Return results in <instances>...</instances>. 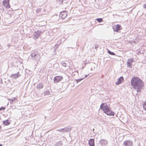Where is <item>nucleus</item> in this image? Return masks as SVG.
Segmentation results:
<instances>
[{
	"mask_svg": "<svg viewBox=\"0 0 146 146\" xmlns=\"http://www.w3.org/2000/svg\"><path fill=\"white\" fill-rule=\"evenodd\" d=\"M131 85L137 90V93L141 92L143 83L141 79L137 77H133L131 80Z\"/></svg>",
	"mask_w": 146,
	"mask_h": 146,
	"instance_id": "1",
	"label": "nucleus"
},
{
	"mask_svg": "<svg viewBox=\"0 0 146 146\" xmlns=\"http://www.w3.org/2000/svg\"><path fill=\"white\" fill-rule=\"evenodd\" d=\"M105 104V105L104 103H102L100 106V108L103 110L104 112L107 115H114V112L110 109L106 104Z\"/></svg>",
	"mask_w": 146,
	"mask_h": 146,
	"instance_id": "2",
	"label": "nucleus"
},
{
	"mask_svg": "<svg viewBox=\"0 0 146 146\" xmlns=\"http://www.w3.org/2000/svg\"><path fill=\"white\" fill-rule=\"evenodd\" d=\"M32 58L36 61H38L40 58V54L37 51L32 52L31 54Z\"/></svg>",
	"mask_w": 146,
	"mask_h": 146,
	"instance_id": "3",
	"label": "nucleus"
},
{
	"mask_svg": "<svg viewBox=\"0 0 146 146\" xmlns=\"http://www.w3.org/2000/svg\"><path fill=\"white\" fill-rule=\"evenodd\" d=\"M63 79V77L61 76L55 77L53 79L54 83H57Z\"/></svg>",
	"mask_w": 146,
	"mask_h": 146,
	"instance_id": "4",
	"label": "nucleus"
},
{
	"mask_svg": "<svg viewBox=\"0 0 146 146\" xmlns=\"http://www.w3.org/2000/svg\"><path fill=\"white\" fill-rule=\"evenodd\" d=\"M123 146H132L133 142L131 141L128 140L124 142Z\"/></svg>",
	"mask_w": 146,
	"mask_h": 146,
	"instance_id": "5",
	"label": "nucleus"
},
{
	"mask_svg": "<svg viewBox=\"0 0 146 146\" xmlns=\"http://www.w3.org/2000/svg\"><path fill=\"white\" fill-rule=\"evenodd\" d=\"M20 76L21 74H20L19 72H18L17 73L12 74L11 76V77L15 79L20 77Z\"/></svg>",
	"mask_w": 146,
	"mask_h": 146,
	"instance_id": "6",
	"label": "nucleus"
},
{
	"mask_svg": "<svg viewBox=\"0 0 146 146\" xmlns=\"http://www.w3.org/2000/svg\"><path fill=\"white\" fill-rule=\"evenodd\" d=\"M40 32L39 31H35L33 38L35 39H37L40 35Z\"/></svg>",
	"mask_w": 146,
	"mask_h": 146,
	"instance_id": "7",
	"label": "nucleus"
},
{
	"mask_svg": "<svg viewBox=\"0 0 146 146\" xmlns=\"http://www.w3.org/2000/svg\"><path fill=\"white\" fill-rule=\"evenodd\" d=\"M67 16V13L65 11L61 12L60 15V17L62 18V19H64Z\"/></svg>",
	"mask_w": 146,
	"mask_h": 146,
	"instance_id": "8",
	"label": "nucleus"
},
{
	"mask_svg": "<svg viewBox=\"0 0 146 146\" xmlns=\"http://www.w3.org/2000/svg\"><path fill=\"white\" fill-rule=\"evenodd\" d=\"M124 80L123 77L121 76L117 79V81L116 82L115 84L117 85H119Z\"/></svg>",
	"mask_w": 146,
	"mask_h": 146,
	"instance_id": "9",
	"label": "nucleus"
},
{
	"mask_svg": "<svg viewBox=\"0 0 146 146\" xmlns=\"http://www.w3.org/2000/svg\"><path fill=\"white\" fill-rule=\"evenodd\" d=\"M121 26L119 25H117L114 26L113 29L115 31L117 32L121 29Z\"/></svg>",
	"mask_w": 146,
	"mask_h": 146,
	"instance_id": "10",
	"label": "nucleus"
},
{
	"mask_svg": "<svg viewBox=\"0 0 146 146\" xmlns=\"http://www.w3.org/2000/svg\"><path fill=\"white\" fill-rule=\"evenodd\" d=\"M100 143L102 145H105L107 143V141L104 139H102L100 141Z\"/></svg>",
	"mask_w": 146,
	"mask_h": 146,
	"instance_id": "11",
	"label": "nucleus"
},
{
	"mask_svg": "<svg viewBox=\"0 0 146 146\" xmlns=\"http://www.w3.org/2000/svg\"><path fill=\"white\" fill-rule=\"evenodd\" d=\"M88 142L90 146H94V139H90Z\"/></svg>",
	"mask_w": 146,
	"mask_h": 146,
	"instance_id": "12",
	"label": "nucleus"
},
{
	"mask_svg": "<svg viewBox=\"0 0 146 146\" xmlns=\"http://www.w3.org/2000/svg\"><path fill=\"white\" fill-rule=\"evenodd\" d=\"M72 128L71 127H70V126H67L65 127L64 128V132H69L71 130Z\"/></svg>",
	"mask_w": 146,
	"mask_h": 146,
	"instance_id": "13",
	"label": "nucleus"
},
{
	"mask_svg": "<svg viewBox=\"0 0 146 146\" xmlns=\"http://www.w3.org/2000/svg\"><path fill=\"white\" fill-rule=\"evenodd\" d=\"M44 85L42 83H40L38 84L36 86V87L38 89H41L43 87Z\"/></svg>",
	"mask_w": 146,
	"mask_h": 146,
	"instance_id": "14",
	"label": "nucleus"
},
{
	"mask_svg": "<svg viewBox=\"0 0 146 146\" xmlns=\"http://www.w3.org/2000/svg\"><path fill=\"white\" fill-rule=\"evenodd\" d=\"M3 123L5 125H7L10 124V121L7 119L6 120L3 121Z\"/></svg>",
	"mask_w": 146,
	"mask_h": 146,
	"instance_id": "15",
	"label": "nucleus"
},
{
	"mask_svg": "<svg viewBox=\"0 0 146 146\" xmlns=\"http://www.w3.org/2000/svg\"><path fill=\"white\" fill-rule=\"evenodd\" d=\"M3 5L7 9L9 8L10 7V6L9 5V3H4L3 4Z\"/></svg>",
	"mask_w": 146,
	"mask_h": 146,
	"instance_id": "16",
	"label": "nucleus"
},
{
	"mask_svg": "<svg viewBox=\"0 0 146 146\" xmlns=\"http://www.w3.org/2000/svg\"><path fill=\"white\" fill-rule=\"evenodd\" d=\"M143 106L144 110H146V101L144 102L143 103Z\"/></svg>",
	"mask_w": 146,
	"mask_h": 146,
	"instance_id": "17",
	"label": "nucleus"
},
{
	"mask_svg": "<svg viewBox=\"0 0 146 146\" xmlns=\"http://www.w3.org/2000/svg\"><path fill=\"white\" fill-rule=\"evenodd\" d=\"M50 92L49 90H47L45 91L44 93L45 95L49 96L50 94Z\"/></svg>",
	"mask_w": 146,
	"mask_h": 146,
	"instance_id": "18",
	"label": "nucleus"
},
{
	"mask_svg": "<svg viewBox=\"0 0 146 146\" xmlns=\"http://www.w3.org/2000/svg\"><path fill=\"white\" fill-rule=\"evenodd\" d=\"M16 99V98H14L13 99H8V100L10 101V103L12 104L15 100Z\"/></svg>",
	"mask_w": 146,
	"mask_h": 146,
	"instance_id": "19",
	"label": "nucleus"
},
{
	"mask_svg": "<svg viewBox=\"0 0 146 146\" xmlns=\"http://www.w3.org/2000/svg\"><path fill=\"white\" fill-rule=\"evenodd\" d=\"M96 20L99 22L100 23L103 21V19L101 18H98L96 19Z\"/></svg>",
	"mask_w": 146,
	"mask_h": 146,
	"instance_id": "20",
	"label": "nucleus"
},
{
	"mask_svg": "<svg viewBox=\"0 0 146 146\" xmlns=\"http://www.w3.org/2000/svg\"><path fill=\"white\" fill-rule=\"evenodd\" d=\"M127 66L129 67V68H131L132 67V64L131 63L127 62Z\"/></svg>",
	"mask_w": 146,
	"mask_h": 146,
	"instance_id": "21",
	"label": "nucleus"
},
{
	"mask_svg": "<svg viewBox=\"0 0 146 146\" xmlns=\"http://www.w3.org/2000/svg\"><path fill=\"white\" fill-rule=\"evenodd\" d=\"M108 53L109 54L111 55H115V54L114 52L110 51L109 50H108Z\"/></svg>",
	"mask_w": 146,
	"mask_h": 146,
	"instance_id": "22",
	"label": "nucleus"
},
{
	"mask_svg": "<svg viewBox=\"0 0 146 146\" xmlns=\"http://www.w3.org/2000/svg\"><path fill=\"white\" fill-rule=\"evenodd\" d=\"M9 0H3V4L9 3Z\"/></svg>",
	"mask_w": 146,
	"mask_h": 146,
	"instance_id": "23",
	"label": "nucleus"
},
{
	"mask_svg": "<svg viewBox=\"0 0 146 146\" xmlns=\"http://www.w3.org/2000/svg\"><path fill=\"white\" fill-rule=\"evenodd\" d=\"M64 0H57V1L59 4H62Z\"/></svg>",
	"mask_w": 146,
	"mask_h": 146,
	"instance_id": "24",
	"label": "nucleus"
},
{
	"mask_svg": "<svg viewBox=\"0 0 146 146\" xmlns=\"http://www.w3.org/2000/svg\"><path fill=\"white\" fill-rule=\"evenodd\" d=\"M56 130L57 131H58L60 132H64V128L58 129Z\"/></svg>",
	"mask_w": 146,
	"mask_h": 146,
	"instance_id": "25",
	"label": "nucleus"
},
{
	"mask_svg": "<svg viewBox=\"0 0 146 146\" xmlns=\"http://www.w3.org/2000/svg\"><path fill=\"white\" fill-rule=\"evenodd\" d=\"M127 62L131 63L133 62V58L129 59Z\"/></svg>",
	"mask_w": 146,
	"mask_h": 146,
	"instance_id": "26",
	"label": "nucleus"
},
{
	"mask_svg": "<svg viewBox=\"0 0 146 146\" xmlns=\"http://www.w3.org/2000/svg\"><path fill=\"white\" fill-rule=\"evenodd\" d=\"M62 64L65 67H66V66L67 64L66 63L63 62H62Z\"/></svg>",
	"mask_w": 146,
	"mask_h": 146,
	"instance_id": "27",
	"label": "nucleus"
},
{
	"mask_svg": "<svg viewBox=\"0 0 146 146\" xmlns=\"http://www.w3.org/2000/svg\"><path fill=\"white\" fill-rule=\"evenodd\" d=\"M83 79V78H82V79H77V80H76V81L77 83H78V82H80V81H81Z\"/></svg>",
	"mask_w": 146,
	"mask_h": 146,
	"instance_id": "28",
	"label": "nucleus"
},
{
	"mask_svg": "<svg viewBox=\"0 0 146 146\" xmlns=\"http://www.w3.org/2000/svg\"><path fill=\"white\" fill-rule=\"evenodd\" d=\"M5 108L4 107H1L0 108V111H1L2 110H4L5 109Z\"/></svg>",
	"mask_w": 146,
	"mask_h": 146,
	"instance_id": "29",
	"label": "nucleus"
},
{
	"mask_svg": "<svg viewBox=\"0 0 146 146\" xmlns=\"http://www.w3.org/2000/svg\"><path fill=\"white\" fill-rule=\"evenodd\" d=\"M143 7L144 9H146V3L143 5Z\"/></svg>",
	"mask_w": 146,
	"mask_h": 146,
	"instance_id": "30",
	"label": "nucleus"
},
{
	"mask_svg": "<svg viewBox=\"0 0 146 146\" xmlns=\"http://www.w3.org/2000/svg\"><path fill=\"white\" fill-rule=\"evenodd\" d=\"M94 68H95V67H94L93 68H91V70H93Z\"/></svg>",
	"mask_w": 146,
	"mask_h": 146,
	"instance_id": "31",
	"label": "nucleus"
},
{
	"mask_svg": "<svg viewBox=\"0 0 146 146\" xmlns=\"http://www.w3.org/2000/svg\"><path fill=\"white\" fill-rule=\"evenodd\" d=\"M88 75H85V77H87Z\"/></svg>",
	"mask_w": 146,
	"mask_h": 146,
	"instance_id": "32",
	"label": "nucleus"
},
{
	"mask_svg": "<svg viewBox=\"0 0 146 146\" xmlns=\"http://www.w3.org/2000/svg\"><path fill=\"white\" fill-rule=\"evenodd\" d=\"M0 146H2V145L1 144H0Z\"/></svg>",
	"mask_w": 146,
	"mask_h": 146,
	"instance_id": "33",
	"label": "nucleus"
},
{
	"mask_svg": "<svg viewBox=\"0 0 146 146\" xmlns=\"http://www.w3.org/2000/svg\"><path fill=\"white\" fill-rule=\"evenodd\" d=\"M1 48V45H0V48Z\"/></svg>",
	"mask_w": 146,
	"mask_h": 146,
	"instance_id": "34",
	"label": "nucleus"
},
{
	"mask_svg": "<svg viewBox=\"0 0 146 146\" xmlns=\"http://www.w3.org/2000/svg\"><path fill=\"white\" fill-rule=\"evenodd\" d=\"M1 128V126L0 125V129Z\"/></svg>",
	"mask_w": 146,
	"mask_h": 146,
	"instance_id": "35",
	"label": "nucleus"
},
{
	"mask_svg": "<svg viewBox=\"0 0 146 146\" xmlns=\"http://www.w3.org/2000/svg\"><path fill=\"white\" fill-rule=\"evenodd\" d=\"M94 65V64H93V66Z\"/></svg>",
	"mask_w": 146,
	"mask_h": 146,
	"instance_id": "36",
	"label": "nucleus"
}]
</instances>
